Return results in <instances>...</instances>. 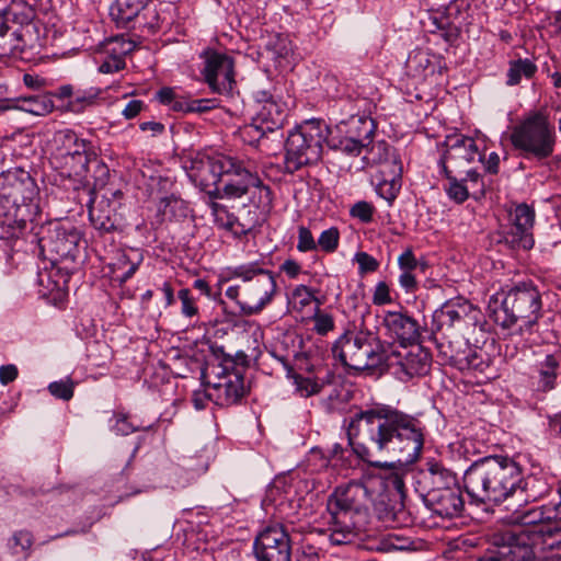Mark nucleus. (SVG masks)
I'll use <instances>...</instances> for the list:
<instances>
[{"label": "nucleus", "mask_w": 561, "mask_h": 561, "mask_svg": "<svg viewBox=\"0 0 561 561\" xmlns=\"http://www.w3.org/2000/svg\"><path fill=\"white\" fill-rule=\"evenodd\" d=\"M432 335L439 354L453 365L459 369L482 370L483 360L481 356L467 342H451L447 340L448 336L445 334L440 339L437 334Z\"/></svg>", "instance_id": "5701e85b"}, {"label": "nucleus", "mask_w": 561, "mask_h": 561, "mask_svg": "<svg viewBox=\"0 0 561 561\" xmlns=\"http://www.w3.org/2000/svg\"><path fill=\"white\" fill-rule=\"evenodd\" d=\"M253 118L255 119V124H261V128L274 133L283 127L286 113L280 103L270 101L256 110Z\"/></svg>", "instance_id": "473e14b6"}, {"label": "nucleus", "mask_w": 561, "mask_h": 561, "mask_svg": "<svg viewBox=\"0 0 561 561\" xmlns=\"http://www.w3.org/2000/svg\"><path fill=\"white\" fill-rule=\"evenodd\" d=\"M385 346L373 332H345L333 344L332 354L354 370L379 369Z\"/></svg>", "instance_id": "1a4fd4ad"}, {"label": "nucleus", "mask_w": 561, "mask_h": 561, "mask_svg": "<svg viewBox=\"0 0 561 561\" xmlns=\"http://www.w3.org/2000/svg\"><path fill=\"white\" fill-rule=\"evenodd\" d=\"M217 105L216 99H190L191 113H205L217 107Z\"/></svg>", "instance_id": "e2e57ef3"}, {"label": "nucleus", "mask_w": 561, "mask_h": 561, "mask_svg": "<svg viewBox=\"0 0 561 561\" xmlns=\"http://www.w3.org/2000/svg\"><path fill=\"white\" fill-rule=\"evenodd\" d=\"M527 537L497 530L492 535L491 546L470 561H530L535 558Z\"/></svg>", "instance_id": "ddd939ff"}, {"label": "nucleus", "mask_w": 561, "mask_h": 561, "mask_svg": "<svg viewBox=\"0 0 561 561\" xmlns=\"http://www.w3.org/2000/svg\"><path fill=\"white\" fill-rule=\"evenodd\" d=\"M230 276L240 279L241 283L229 286L226 296L237 302L243 316L262 312L277 293L274 273L257 263L238 265L230 270Z\"/></svg>", "instance_id": "423d86ee"}, {"label": "nucleus", "mask_w": 561, "mask_h": 561, "mask_svg": "<svg viewBox=\"0 0 561 561\" xmlns=\"http://www.w3.org/2000/svg\"><path fill=\"white\" fill-rule=\"evenodd\" d=\"M61 176L82 182L87 179L90 165L95 168V185H104L108 176V168L101 162L89 149L51 163Z\"/></svg>", "instance_id": "f3484780"}, {"label": "nucleus", "mask_w": 561, "mask_h": 561, "mask_svg": "<svg viewBox=\"0 0 561 561\" xmlns=\"http://www.w3.org/2000/svg\"><path fill=\"white\" fill-rule=\"evenodd\" d=\"M188 214L187 203L173 194L159 201L158 216L161 217V221L179 222L184 220Z\"/></svg>", "instance_id": "72a5a7b5"}, {"label": "nucleus", "mask_w": 561, "mask_h": 561, "mask_svg": "<svg viewBox=\"0 0 561 561\" xmlns=\"http://www.w3.org/2000/svg\"><path fill=\"white\" fill-rule=\"evenodd\" d=\"M537 70L536 65L529 59H518L511 64L507 71L508 85H516L520 82L522 77L531 78Z\"/></svg>", "instance_id": "79ce46f5"}, {"label": "nucleus", "mask_w": 561, "mask_h": 561, "mask_svg": "<svg viewBox=\"0 0 561 561\" xmlns=\"http://www.w3.org/2000/svg\"><path fill=\"white\" fill-rule=\"evenodd\" d=\"M203 59L202 75L211 92L231 96L237 87L233 58L208 49L204 51Z\"/></svg>", "instance_id": "f8f14e48"}, {"label": "nucleus", "mask_w": 561, "mask_h": 561, "mask_svg": "<svg viewBox=\"0 0 561 561\" xmlns=\"http://www.w3.org/2000/svg\"><path fill=\"white\" fill-rule=\"evenodd\" d=\"M446 179L448 180V185L445 186V191L450 199L456 202L457 204H461L469 197V192L467 186L463 184L465 180H458L453 170L443 171Z\"/></svg>", "instance_id": "37998d69"}, {"label": "nucleus", "mask_w": 561, "mask_h": 561, "mask_svg": "<svg viewBox=\"0 0 561 561\" xmlns=\"http://www.w3.org/2000/svg\"><path fill=\"white\" fill-rule=\"evenodd\" d=\"M37 205H21L8 196L0 194L1 239L19 238L33 224Z\"/></svg>", "instance_id": "a211bd4d"}, {"label": "nucleus", "mask_w": 561, "mask_h": 561, "mask_svg": "<svg viewBox=\"0 0 561 561\" xmlns=\"http://www.w3.org/2000/svg\"><path fill=\"white\" fill-rule=\"evenodd\" d=\"M424 491H445L458 485L457 474L439 461H428L426 469L420 473Z\"/></svg>", "instance_id": "cd10ccee"}, {"label": "nucleus", "mask_w": 561, "mask_h": 561, "mask_svg": "<svg viewBox=\"0 0 561 561\" xmlns=\"http://www.w3.org/2000/svg\"><path fill=\"white\" fill-rule=\"evenodd\" d=\"M34 545V536L27 529L14 530L7 539V549L12 556L28 558Z\"/></svg>", "instance_id": "e433bc0d"}, {"label": "nucleus", "mask_w": 561, "mask_h": 561, "mask_svg": "<svg viewBox=\"0 0 561 561\" xmlns=\"http://www.w3.org/2000/svg\"><path fill=\"white\" fill-rule=\"evenodd\" d=\"M375 208L365 201L355 203L350 209L352 217L359 219L362 222H370L373 220Z\"/></svg>", "instance_id": "8fccbe9b"}, {"label": "nucleus", "mask_w": 561, "mask_h": 561, "mask_svg": "<svg viewBox=\"0 0 561 561\" xmlns=\"http://www.w3.org/2000/svg\"><path fill=\"white\" fill-rule=\"evenodd\" d=\"M376 492L370 483L351 481L337 486L327 501L328 540L331 546L356 545Z\"/></svg>", "instance_id": "20e7f679"}, {"label": "nucleus", "mask_w": 561, "mask_h": 561, "mask_svg": "<svg viewBox=\"0 0 561 561\" xmlns=\"http://www.w3.org/2000/svg\"><path fill=\"white\" fill-rule=\"evenodd\" d=\"M340 232L335 227H331L320 234L317 247L319 245L324 252H334L339 247Z\"/></svg>", "instance_id": "de8ad7c7"}, {"label": "nucleus", "mask_w": 561, "mask_h": 561, "mask_svg": "<svg viewBox=\"0 0 561 561\" xmlns=\"http://www.w3.org/2000/svg\"><path fill=\"white\" fill-rule=\"evenodd\" d=\"M149 0H115L108 7L111 21L117 28L130 30Z\"/></svg>", "instance_id": "7c9ffc66"}, {"label": "nucleus", "mask_w": 561, "mask_h": 561, "mask_svg": "<svg viewBox=\"0 0 561 561\" xmlns=\"http://www.w3.org/2000/svg\"><path fill=\"white\" fill-rule=\"evenodd\" d=\"M331 130L321 119L306 121L291 130L285 142V169L293 174L320 161Z\"/></svg>", "instance_id": "6e6552de"}, {"label": "nucleus", "mask_w": 561, "mask_h": 561, "mask_svg": "<svg viewBox=\"0 0 561 561\" xmlns=\"http://www.w3.org/2000/svg\"><path fill=\"white\" fill-rule=\"evenodd\" d=\"M542 301L538 287L531 280L518 282L508 290L494 294L488 305L489 317L504 329L518 321L530 329L541 317Z\"/></svg>", "instance_id": "39448f33"}, {"label": "nucleus", "mask_w": 561, "mask_h": 561, "mask_svg": "<svg viewBox=\"0 0 561 561\" xmlns=\"http://www.w3.org/2000/svg\"><path fill=\"white\" fill-rule=\"evenodd\" d=\"M33 237L41 253L47 254L49 260H75L80 241V233L75 227L57 220L48 221L41 225Z\"/></svg>", "instance_id": "9b49d317"}, {"label": "nucleus", "mask_w": 561, "mask_h": 561, "mask_svg": "<svg viewBox=\"0 0 561 561\" xmlns=\"http://www.w3.org/2000/svg\"><path fill=\"white\" fill-rule=\"evenodd\" d=\"M317 249V242L311 233V231L305 227L300 226L298 228V242L297 250L299 252H310Z\"/></svg>", "instance_id": "3c124183"}, {"label": "nucleus", "mask_w": 561, "mask_h": 561, "mask_svg": "<svg viewBox=\"0 0 561 561\" xmlns=\"http://www.w3.org/2000/svg\"><path fill=\"white\" fill-rule=\"evenodd\" d=\"M477 313L478 310L473 305L461 297L447 300L433 313L432 334H438L444 329H451L456 323L465 321L467 318L476 320Z\"/></svg>", "instance_id": "b1692460"}, {"label": "nucleus", "mask_w": 561, "mask_h": 561, "mask_svg": "<svg viewBox=\"0 0 561 561\" xmlns=\"http://www.w3.org/2000/svg\"><path fill=\"white\" fill-rule=\"evenodd\" d=\"M101 94L102 89L100 88L79 89L76 91L75 98L68 102L67 108L76 114L82 113L87 107L94 105Z\"/></svg>", "instance_id": "4c0bfd02"}, {"label": "nucleus", "mask_w": 561, "mask_h": 561, "mask_svg": "<svg viewBox=\"0 0 561 561\" xmlns=\"http://www.w3.org/2000/svg\"><path fill=\"white\" fill-rule=\"evenodd\" d=\"M512 227L504 237L505 243L513 249L527 251L534 247L533 227L535 222V210L527 204L517 205L510 213Z\"/></svg>", "instance_id": "412c9836"}, {"label": "nucleus", "mask_w": 561, "mask_h": 561, "mask_svg": "<svg viewBox=\"0 0 561 561\" xmlns=\"http://www.w3.org/2000/svg\"><path fill=\"white\" fill-rule=\"evenodd\" d=\"M22 35L18 28H11V32L0 39V48L4 53H13L21 49Z\"/></svg>", "instance_id": "6e6d98bb"}, {"label": "nucleus", "mask_w": 561, "mask_h": 561, "mask_svg": "<svg viewBox=\"0 0 561 561\" xmlns=\"http://www.w3.org/2000/svg\"><path fill=\"white\" fill-rule=\"evenodd\" d=\"M54 107L55 104L50 94H34L4 100L0 103V113L19 110L32 115L44 116L53 112Z\"/></svg>", "instance_id": "c85d7f7f"}, {"label": "nucleus", "mask_w": 561, "mask_h": 561, "mask_svg": "<svg viewBox=\"0 0 561 561\" xmlns=\"http://www.w3.org/2000/svg\"><path fill=\"white\" fill-rule=\"evenodd\" d=\"M268 130L261 128V124H255V119L240 129L242 140L251 146H257L260 140L268 134Z\"/></svg>", "instance_id": "a18cd8bd"}, {"label": "nucleus", "mask_w": 561, "mask_h": 561, "mask_svg": "<svg viewBox=\"0 0 561 561\" xmlns=\"http://www.w3.org/2000/svg\"><path fill=\"white\" fill-rule=\"evenodd\" d=\"M0 194L21 205H37L38 187L27 171L15 168L0 174Z\"/></svg>", "instance_id": "aec40b11"}, {"label": "nucleus", "mask_w": 561, "mask_h": 561, "mask_svg": "<svg viewBox=\"0 0 561 561\" xmlns=\"http://www.w3.org/2000/svg\"><path fill=\"white\" fill-rule=\"evenodd\" d=\"M75 383L70 378L49 383V392L58 399L68 401L73 397Z\"/></svg>", "instance_id": "49530a36"}, {"label": "nucleus", "mask_w": 561, "mask_h": 561, "mask_svg": "<svg viewBox=\"0 0 561 561\" xmlns=\"http://www.w3.org/2000/svg\"><path fill=\"white\" fill-rule=\"evenodd\" d=\"M541 535L536 540L535 547H540L542 551L561 550V516L558 511L547 526H542Z\"/></svg>", "instance_id": "f704fd0d"}, {"label": "nucleus", "mask_w": 561, "mask_h": 561, "mask_svg": "<svg viewBox=\"0 0 561 561\" xmlns=\"http://www.w3.org/2000/svg\"><path fill=\"white\" fill-rule=\"evenodd\" d=\"M335 128L339 134H346L359 139L367 146H370L376 131L375 121L365 114H350L345 119H341Z\"/></svg>", "instance_id": "c756f323"}, {"label": "nucleus", "mask_w": 561, "mask_h": 561, "mask_svg": "<svg viewBox=\"0 0 561 561\" xmlns=\"http://www.w3.org/2000/svg\"><path fill=\"white\" fill-rule=\"evenodd\" d=\"M125 68V60L122 56L113 55L107 57L99 67L102 73H113Z\"/></svg>", "instance_id": "052dcab7"}, {"label": "nucleus", "mask_w": 561, "mask_h": 561, "mask_svg": "<svg viewBox=\"0 0 561 561\" xmlns=\"http://www.w3.org/2000/svg\"><path fill=\"white\" fill-rule=\"evenodd\" d=\"M113 431L119 435H129L139 431L141 427L129 421L128 416L123 413L115 415V423L112 426Z\"/></svg>", "instance_id": "864d4df0"}, {"label": "nucleus", "mask_w": 561, "mask_h": 561, "mask_svg": "<svg viewBox=\"0 0 561 561\" xmlns=\"http://www.w3.org/2000/svg\"><path fill=\"white\" fill-rule=\"evenodd\" d=\"M398 190H399V186L394 179H392L390 182H388L387 180H383L378 185L379 195L389 202H392L396 198Z\"/></svg>", "instance_id": "69168bd1"}, {"label": "nucleus", "mask_w": 561, "mask_h": 561, "mask_svg": "<svg viewBox=\"0 0 561 561\" xmlns=\"http://www.w3.org/2000/svg\"><path fill=\"white\" fill-rule=\"evenodd\" d=\"M55 151L51 157V163L60 161L69 157L70 154L78 153L89 149L90 144L84 139L78 137V135L71 129H61L54 135Z\"/></svg>", "instance_id": "2f4dec72"}, {"label": "nucleus", "mask_w": 561, "mask_h": 561, "mask_svg": "<svg viewBox=\"0 0 561 561\" xmlns=\"http://www.w3.org/2000/svg\"><path fill=\"white\" fill-rule=\"evenodd\" d=\"M178 296L182 302L181 312L184 317L192 318L198 313V308L195 304V299L191 295L190 289H181Z\"/></svg>", "instance_id": "603ef678"}, {"label": "nucleus", "mask_w": 561, "mask_h": 561, "mask_svg": "<svg viewBox=\"0 0 561 561\" xmlns=\"http://www.w3.org/2000/svg\"><path fill=\"white\" fill-rule=\"evenodd\" d=\"M423 502L433 514L448 519L460 516L465 508L459 485L445 491L424 493Z\"/></svg>", "instance_id": "393cba45"}, {"label": "nucleus", "mask_w": 561, "mask_h": 561, "mask_svg": "<svg viewBox=\"0 0 561 561\" xmlns=\"http://www.w3.org/2000/svg\"><path fill=\"white\" fill-rule=\"evenodd\" d=\"M194 168L198 171L202 185L215 186L208 192L211 197L240 198L251 188H256L260 206L272 207V190L263 184L251 160L217 153L201 158Z\"/></svg>", "instance_id": "7ed1b4c3"}, {"label": "nucleus", "mask_w": 561, "mask_h": 561, "mask_svg": "<svg viewBox=\"0 0 561 561\" xmlns=\"http://www.w3.org/2000/svg\"><path fill=\"white\" fill-rule=\"evenodd\" d=\"M122 198V191L106 190L100 198L95 196L90 199L89 219L101 233H110L122 227V215L118 213Z\"/></svg>", "instance_id": "2eb2a0df"}, {"label": "nucleus", "mask_w": 561, "mask_h": 561, "mask_svg": "<svg viewBox=\"0 0 561 561\" xmlns=\"http://www.w3.org/2000/svg\"><path fill=\"white\" fill-rule=\"evenodd\" d=\"M253 226L241 222L238 217H233L231 221V226L227 228L228 231H230L234 237L241 238L243 236H247L249 232L252 231Z\"/></svg>", "instance_id": "774afa93"}, {"label": "nucleus", "mask_w": 561, "mask_h": 561, "mask_svg": "<svg viewBox=\"0 0 561 561\" xmlns=\"http://www.w3.org/2000/svg\"><path fill=\"white\" fill-rule=\"evenodd\" d=\"M392 301L390 296V289L386 282L377 283L374 295L373 304L376 306H382Z\"/></svg>", "instance_id": "680f3d73"}, {"label": "nucleus", "mask_w": 561, "mask_h": 561, "mask_svg": "<svg viewBox=\"0 0 561 561\" xmlns=\"http://www.w3.org/2000/svg\"><path fill=\"white\" fill-rule=\"evenodd\" d=\"M386 334L398 342V345L421 343L422 329L419 322L402 311H386L382 318Z\"/></svg>", "instance_id": "4be33fe9"}, {"label": "nucleus", "mask_w": 561, "mask_h": 561, "mask_svg": "<svg viewBox=\"0 0 561 561\" xmlns=\"http://www.w3.org/2000/svg\"><path fill=\"white\" fill-rule=\"evenodd\" d=\"M245 394L244 380L238 373L226 374L210 383V398L216 404L229 407L238 403Z\"/></svg>", "instance_id": "a878e982"}, {"label": "nucleus", "mask_w": 561, "mask_h": 561, "mask_svg": "<svg viewBox=\"0 0 561 561\" xmlns=\"http://www.w3.org/2000/svg\"><path fill=\"white\" fill-rule=\"evenodd\" d=\"M413 541L410 538L401 537L394 533H389L371 540L366 548L368 550L389 553L393 551L411 550Z\"/></svg>", "instance_id": "c9c22d12"}, {"label": "nucleus", "mask_w": 561, "mask_h": 561, "mask_svg": "<svg viewBox=\"0 0 561 561\" xmlns=\"http://www.w3.org/2000/svg\"><path fill=\"white\" fill-rule=\"evenodd\" d=\"M328 144L332 149L339 150L351 157L359 156L364 149H367L369 147L362 142L359 139H356L346 134H341V137L339 139H328Z\"/></svg>", "instance_id": "a19ab883"}, {"label": "nucleus", "mask_w": 561, "mask_h": 561, "mask_svg": "<svg viewBox=\"0 0 561 561\" xmlns=\"http://www.w3.org/2000/svg\"><path fill=\"white\" fill-rule=\"evenodd\" d=\"M314 330L318 334L325 335L329 331L333 330L334 322L330 314L317 312L313 317Z\"/></svg>", "instance_id": "bf43d9fd"}, {"label": "nucleus", "mask_w": 561, "mask_h": 561, "mask_svg": "<svg viewBox=\"0 0 561 561\" xmlns=\"http://www.w3.org/2000/svg\"><path fill=\"white\" fill-rule=\"evenodd\" d=\"M355 260L358 264L360 274L375 272L379 267V262L374 256L366 252L356 253Z\"/></svg>", "instance_id": "4d7b16f0"}, {"label": "nucleus", "mask_w": 561, "mask_h": 561, "mask_svg": "<svg viewBox=\"0 0 561 561\" xmlns=\"http://www.w3.org/2000/svg\"><path fill=\"white\" fill-rule=\"evenodd\" d=\"M534 477H524L523 466L507 455L485 456L473 461L463 473V488L474 503L500 504L518 491L525 493L524 502H534L545 490L535 491Z\"/></svg>", "instance_id": "f03ea898"}, {"label": "nucleus", "mask_w": 561, "mask_h": 561, "mask_svg": "<svg viewBox=\"0 0 561 561\" xmlns=\"http://www.w3.org/2000/svg\"><path fill=\"white\" fill-rule=\"evenodd\" d=\"M399 267L402 271L413 272L416 268H421V271H425L426 266H420L413 251L411 249L405 250L398 259Z\"/></svg>", "instance_id": "13d9d810"}, {"label": "nucleus", "mask_w": 561, "mask_h": 561, "mask_svg": "<svg viewBox=\"0 0 561 561\" xmlns=\"http://www.w3.org/2000/svg\"><path fill=\"white\" fill-rule=\"evenodd\" d=\"M253 552L256 561H290L291 540L284 525H271L260 531L253 542Z\"/></svg>", "instance_id": "4468645a"}, {"label": "nucleus", "mask_w": 561, "mask_h": 561, "mask_svg": "<svg viewBox=\"0 0 561 561\" xmlns=\"http://www.w3.org/2000/svg\"><path fill=\"white\" fill-rule=\"evenodd\" d=\"M293 299L300 309L309 306L312 300H316L313 291L306 285H298L293 290Z\"/></svg>", "instance_id": "5fc2aeb1"}, {"label": "nucleus", "mask_w": 561, "mask_h": 561, "mask_svg": "<svg viewBox=\"0 0 561 561\" xmlns=\"http://www.w3.org/2000/svg\"><path fill=\"white\" fill-rule=\"evenodd\" d=\"M345 424L352 450L371 465L380 466L375 457L411 465L422 455L426 426L415 415L394 405L374 403L354 413Z\"/></svg>", "instance_id": "f257e3e1"}, {"label": "nucleus", "mask_w": 561, "mask_h": 561, "mask_svg": "<svg viewBox=\"0 0 561 561\" xmlns=\"http://www.w3.org/2000/svg\"><path fill=\"white\" fill-rule=\"evenodd\" d=\"M210 209L215 224L219 228L227 230V228L231 226L234 215L230 213L226 206L215 202L210 204Z\"/></svg>", "instance_id": "09e8293b"}, {"label": "nucleus", "mask_w": 561, "mask_h": 561, "mask_svg": "<svg viewBox=\"0 0 561 561\" xmlns=\"http://www.w3.org/2000/svg\"><path fill=\"white\" fill-rule=\"evenodd\" d=\"M510 139L523 158L536 161L550 158L557 145L554 125L542 111L529 112L514 126Z\"/></svg>", "instance_id": "0eeeda50"}, {"label": "nucleus", "mask_w": 561, "mask_h": 561, "mask_svg": "<svg viewBox=\"0 0 561 561\" xmlns=\"http://www.w3.org/2000/svg\"><path fill=\"white\" fill-rule=\"evenodd\" d=\"M145 108V103L141 100H130L127 102L122 111V115L126 119L135 118Z\"/></svg>", "instance_id": "338daca9"}, {"label": "nucleus", "mask_w": 561, "mask_h": 561, "mask_svg": "<svg viewBox=\"0 0 561 561\" xmlns=\"http://www.w3.org/2000/svg\"><path fill=\"white\" fill-rule=\"evenodd\" d=\"M445 146L446 150L439 160L442 171L447 169L460 174L477 157L482 160L478 146L471 137L463 135L447 136Z\"/></svg>", "instance_id": "6ab92c4d"}, {"label": "nucleus", "mask_w": 561, "mask_h": 561, "mask_svg": "<svg viewBox=\"0 0 561 561\" xmlns=\"http://www.w3.org/2000/svg\"><path fill=\"white\" fill-rule=\"evenodd\" d=\"M141 261V254L136 251H130L129 253H118L116 262L113 264V266H116L117 270H122L124 266H128V268L124 271L122 274L117 275L116 278L121 283H125L136 273Z\"/></svg>", "instance_id": "ea45409f"}, {"label": "nucleus", "mask_w": 561, "mask_h": 561, "mask_svg": "<svg viewBox=\"0 0 561 561\" xmlns=\"http://www.w3.org/2000/svg\"><path fill=\"white\" fill-rule=\"evenodd\" d=\"M432 356L421 343L412 345H389L385 347L380 370L394 376L402 382L424 376L431 367Z\"/></svg>", "instance_id": "9d476101"}, {"label": "nucleus", "mask_w": 561, "mask_h": 561, "mask_svg": "<svg viewBox=\"0 0 561 561\" xmlns=\"http://www.w3.org/2000/svg\"><path fill=\"white\" fill-rule=\"evenodd\" d=\"M554 512L551 507L546 506L518 507L504 518L507 524L515 528L501 531L514 533L518 537H527L528 542L531 543V550L535 552V543L541 535V528L548 525Z\"/></svg>", "instance_id": "dca6fc26"}, {"label": "nucleus", "mask_w": 561, "mask_h": 561, "mask_svg": "<svg viewBox=\"0 0 561 561\" xmlns=\"http://www.w3.org/2000/svg\"><path fill=\"white\" fill-rule=\"evenodd\" d=\"M561 375V352L546 354L536 365V371L531 377L534 389L539 392H548L556 388Z\"/></svg>", "instance_id": "bb28decb"}, {"label": "nucleus", "mask_w": 561, "mask_h": 561, "mask_svg": "<svg viewBox=\"0 0 561 561\" xmlns=\"http://www.w3.org/2000/svg\"><path fill=\"white\" fill-rule=\"evenodd\" d=\"M366 150L368 156H366L365 159L373 163H387L391 160L394 167L398 165L399 173L401 172V165L399 164L398 157L394 154L393 149L387 141L380 140L375 144L371 142Z\"/></svg>", "instance_id": "58836bf2"}, {"label": "nucleus", "mask_w": 561, "mask_h": 561, "mask_svg": "<svg viewBox=\"0 0 561 561\" xmlns=\"http://www.w3.org/2000/svg\"><path fill=\"white\" fill-rule=\"evenodd\" d=\"M431 65V60L428 58V55L424 51L417 50L413 51L409 58H408V67L413 68L417 70H425Z\"/></svg>", "instance_id": "0e129e2a"}, {"label": "nucleus", "mask_w": 561, "mask_h": 561, "mask_svg": "<svg viewBox=\"0 0 561 561\" xmlns=\"http://www.w3.org/2000/svg\"><path fill=\"white\" fill-rule=\"evenodd\" d=\"M294 383L296 386V391L304 398L319 393L323 387V383L319 380L304 377L301 375L294 376Z\"/></svg>", "instance_id": "c03bdc74"}]
</instances>
